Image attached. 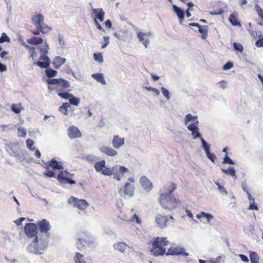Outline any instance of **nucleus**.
<instances>
[{
	"label": "nucleus",
	"instance_id": "obj_34",
	"mask_svg": "<svg viewBox=\"0 0 263 263\" xmlns=\"http://www.w3.org/2000/svg\"><path fill=\"white\" fill-rule=\"evenodd\" d=\"M208 26H204L203 28L201 26L198 29V31L201 34V38L205 39L208 36Z\"/></svg>",
	"mask_w": 263,
	"mask_h": 263
},
{
	"label": "nucleus",
	"instance_id": "obj_13",
	"mask_svg": "<svg viewBox=\"0 0 263 263\" xmlns=\"http://www.w3.org/2000/svg\"><path fill=\"white\" fill-rule=\"evenodd\" d=\"M166 255L167 256L182 255L186 257L189 255V253L185 252V250L184 248L176 245H173L168 249Z\"/></svg>",
	"mask_w": 263,
	"mask_h": 263
},
{
	"label": "nucleus",
	"instance_id": "obj_61",
	"mask_svg": "<svg viewBox=\"0 0 263 263\" xmlns=\"http://www.w3.org/2000/svg\"><path fill=\"white\" fill-rule=\"evenodd\" d=\"M25 220V218L23 217H21L15 221V223L17 226H20L21 224L22 221Z\"/></svg>",
	"mask_w": 263,
	"mask_h": 263
},
{
	"label": "nucleus",
	"instance_id": "obj_37",
	"mask_svg": "<svg viewBox=\"0 0 263 263\" xmlns=\"http://www.w3.org/2000/svg\"><path fill=\"white\" fill-rule=\"evenodd\" d=\"M69 104H72V105H73L75 106H78V105H79V104L80 103V100L79 98L74 97L72 95L70 97V99H69Z\"/></svg>",
	"mask_w": 263,
	"mask_h": 263
},
{
	"label": "nucleus",
	"instance_id": "obj_41",
	"mask_svg": "<svg viewBox=\"0 0 263 263\" xmlns=\"http://www.w3.org/2000/svg\"><path fill=\"white\" fill-rule=\"evenodd\" d=\"M45 71L46 75L48 78L55 77L57 73V71L51 68L47 69Z\"/></svg>",
	"mask_w": 263,
	"mask_h": 263
},
{
	"label": "nucleus",
	"instance_id": "obj_6",
	"mask_svg": "<svg viewBox=\"0 0 263 263\" xmlns=\"http://www.w3.org/2000/svg\"><path fill=\"white\" fill-rule=\"evenodd\" d=\"M47 82L48 84L54 85L58 92L66 91L70 86L68 81L61 78L48 79Z\"/></svg>",
	"mask_w": 263,
	"mask_h": 263
},
{
	"label": "nucleus",
	"instance_id": "obj_10",
	"mask_svg": "<svg viewBox=\"0 0 263 263\" xmlns=\"http://www.w3.org/2000/svg\"><path fill=\"white\" fill-rule=\"evenodd\" d=\"M24 232L26 235L30 238H35L36 236H42L39 234L37 235L38 232V227L37 225L34 223H27L24 226Z\"/></svg>",
	"mask_w": 263,
	"mask_h": 263
},
{
	"label": "nucleus",
	"instance_id": "obj_21",
	"mask_svg": "<svg viewBox=\"0 0 263 263\" xmlns=\"http://www.w3.org/2000/svg\"><path fill=\"white\" fill-rule=\"evenodd\" d=\"M149 35V33H143L142 32L138 33L137 34L139 41L142 43V44L146 48L147 47V45L149 43L148 40Z\"/></svg>",
	"mask_w": 263,
	"mask_h": 263
},
{
	"label": "nucleus",
	"instance_id": "obj_25",
	"mask_svg": "<svg viewBox=\"0 0 263 263\" xmlns=\"http://www.w3.org/2000/svg\"><path fill=\"white\" fill-rule=\"evenodd\" d=\"M65 61L66 59L65 58L59 56L56 57L53 61L54 67L56 69L59 68L61 65L64 64Z\"/></svg>",
	"mask_w": 263,
	"mask_h": 263
},
{
	"label": "nucleus",
	"instance_id": "obj_49",
	"mask_svg": "<svg viewBox=\"0 0 263 263\" xmlns=\"http://www.w3.org/2000/svg\"><path fill=\"white\" fill-rule=\"evenodd\" d=\"M201 140L202 142V144L205 153L210 151L209 146L208 144L206 142V141L202 138H201Z\"/></svg>",
	"mask_w": 263,
	"mask_h": 263
},
{
	"label": "nucleus",
	"instance_id": "obj_27",
	"mask_svg": "<svg viewBox=\"0 0 263 263\" xmlns=\"http://www.w3.org/2000/svg\"><path fill=\"white\" fill-rule=\"evenodd\" d=\"M27 42L31 45H39L43 43V40L42 37L33 36L27 39Z\"/></svg>",
	"mask_w": 263,
	"mask_h": 263
},
{
	"label": "nucleus",
	"instance_id": "obj_52",
	"mask_svg": "<svg viewBox=\"0 0 263 263\" xmlns=\"http://www.w3.org/2000/svg\"><path fill=\"white\" fill-rule=\"evenodd\" d=\"M215 184L217 185L218 189L220 193L227 194V192L223 186H221L218 182H215Z\"/></svg>",
	"mask_w": 263,
	"mask_h": 263
},
{
	"label": "nucleus",
	"instance_id": "obj_64",
	"mask_svg": "<svg viewBox=\"0 0 263 263\" xmlns=\"http://www.w3.org/2000/svg\"><path fill=\"white\" fill-rule=\"evenodd\" d=\"M7 54H8V52L7 51H3L1 52V53H0V57L1 58L4 59L5 58V56Z\"/></svg>",
	"mask_w": 263,
	"mask_h": 263
},
{
	"label": "nucleus",
	"instance_id": "obj_46",
	"mask_svg": "<svg viewBox=\"0 0 263 263\" xmlns=\"http://www.w3.org/2000/svg\"><path fill=\"white\" fill-rule=\"evenodd\" d=\"M130 221H136V222L138 224H140L141 223V220L140 218L138 216V215L136 214H134L132 217L130 219Z\"/></svg>",
	"mask_w": 263,
	"mask_h": 263
},
{
	"label": "nucleus",
	"instance_id": "obj_23",
	"mask_svg": "<svg viewBox=\"0 0 263 263\" xmlns=\"http://www.w3.org/2000/svg\"><path fill=\"white\" fill-rule=\"evenodd\" d=\"M229 20L233 26L241 27L240 22L238 21V15L237 12H233L230 14Z\"/></svg>",
	"mask_w": 263,
	"mask_h": 263
},
{
	"label": "nucleus",
	"instance_id": "obj_53",
	"mask_svg": "<svg viewBox=\"0 0 263 263\" xmlns=\"http://www.w3.org/2000/svg\"><path fill=\"white\" fill-rule=\"evenodd\" d=\"M161 90L163 96H165L167 99H169L170 96L168 91L164 87H161Z\"/></svg>",
	"mask_w": 263,
	"mask_h": 263
},
{
	"label": "nucleus",
	"instance_id": "obj_63",
	"mask_svg": "<svg viewBox=\"0 0 263 263\" xmlns=\"http://www.w3.org/2000/svg\"><path fill=\"white\" fill-rule=\"evenodd\" d=\"M105 26H106L107 28H111V27L112 24H111V21H110L109 20H107L105 22Z\"/></svg>",
	"mask_w": 263,
	"mask_h": 263
},
{
	"label": "nucleus",
	"instance_id": "obj_56",
	"mask_svg": "<svg viewBox=\"0 0 263 263\" xmlns=\"http://www.w3.org/2000/svg\"><path fill=\"white\" fill-rule=\"evenodd\" d=\"M208 158L211 160L212 162H214L215 157L210 153V151L206 153Z\"/></svg>",
	"mask_w": 263,
	"mask_h": 263
},
{
	"label": "nucleus",
	"instance_id": "obj_54",
	"mask_svg": "<svg viewBox=\"0 0 263 263\" xmlns=\"http://www.w3.org/2000/svg\"><path fill=\"white\" fill-rule=\"evenodd\" d=\"M255 45L257 47H263V37L259 40H258L256 43Z\"/></svg>",
	"mask_w": 263,
	"mask_h": 263
},
{
	"label": "nucleus",
	"instance_id": "obj_11",
	"mask_svg": "<svg viewBox=\"0 0 263 263\" xmlns=\"http://www.w3.org/2000/svg\"><path fill=\"white\" fill-rule=\"evenodd\" d=\"M68 202L70 204H72L74 208L80 210H85L89 205L86 200L84 199H79L73 196H71L68 199Z\"/></svg>",
	"mask_w": 263,
	"mask_h": 263
},
{
	"label": "nucleus",
	"instance_id": "obj_15",
	"mask_svg": "<svg viewBox=\"0 0 263 263\" xmlns=\"http://www.w3.org/2000/svg\"><path fill=\"white\" fill-rule=\"evenodd\" d=\"M170 219L174 220L172 216L168 217L166 215L158 214L156 217L155 221L158 227L161 229H163L167 226V223L168 222Z\"/></svg>",
	"mask_w": 263,
	"mask_h": 263
},
{
	"label": "nucleus",
	"instance_id": "obj_22",
	"mask_svg": "<svg viewBox=\"0 0 263 263\" xmlns=\"http://www.w3.org/2000/svg\"><path fill=\"white\" fill-rule=\"evenodd\" d=\"M100 151L108 156L114 157L117 155V152L109 146H103L100 148Z\"/></svg>",
	"mask_w": 263,
	"mask_h": 263
},
{
	"label": "nucleus",
	"instance_id": "obj_1",
	"mask_svg": "<svg viewBox=\"0 0 263 263\" xmlns=\"http://www.w3.org/2000/svg\"><path fill=\"white\" fill-rule=\"evenodd\" d=\"M159 202L163 209L168 210H174L181 204V200L174 194L161 193Z\"/></svg>",
	"mask_w": 263,
	"mask_h": 263
},
{
	"label": "nucleus",
	"instance_id": "obj_26",
	"mask_svg": "<svg viewBox=\"0 0 263 263\" xmlns=\"http://www.w3.org/2000/svg\"><path fill=\"white\" fill-rule=\"evenodd\" d=\"M93 11L96 14V18L99 19L100 22H102L104 20L105 13L102 8L93 9Z\"/></svg>",
	"mask_w": 263,
	"mask_h": 263
},
{
	"label": "nucleus",
	"instance_id": "obj_14",
	"mask_svg": "<svg viewBox=\"0 0 263 263\" xmlns=\"http://www.w3.org/2000/svg\"><path fill=\"white\" fill-rule=\"evenodd\" d=\"M36 225L39 227L41 233L44 234L45 238L48 239L50 236L49 231L51 229L49 222L47 219H43L39 221Z\"/></svg>",
	"mask_w": 263,
	"mask_h": 263
},
{
	"label": "nucleus",
	"instance_id": "obj_51",
	"mask_svg": "<svg viewBox=\"0 0 263 263\" xmlns=\"http://www.w3.org/2000/svg\"><path fill=\"white\" fill-rule=\"evenodd\" d=\"M104 43H102V48H105L109 43V37L107 36L103 37Z\"/></svg>",
	"mask_w": 263,
	"mask_h": 263
},
{
	"label": "nucleus",
	"instance_id": "obj_50",
	"mask_svg": "<svg viewBox=\"0 0 263 263\" xmlns=\"http://www.w3.org/2000/svg\"><path fill=\"white\" fill-rule=\"evenodd\" d=\"M223 164H234V162L232 160H231L228 156V154L226 155L225 157L224 158L223 161Z\"/></svg>",
	"mask_w": 263,
	"mask_h": 263
},
{
	"label": "nucleus",
	"instance_id": "obj_16",
	"mask_svg": "<svg viewBox=\"0 0 263 263\" xmlns=\"http://www.w3.org/2000/svg\"><path fill=\"white\" fill-rule=\"evenodd\" d=\"M128 180L129 182L126 183L124 186V193L125 195L132 197L135 190V186L132 183L135 182V180L133 178H129Z\"/></svg>",
	"mask_w": 263,
	"mask_h": 263
},
{
	"label": "nucleus",
	"instance_id": "obj_2",
	"mask_svg": "<svg viewBox=\"0 0 263 263\" xmlns=\"http://www.w3.org/2000/svg\"><path fill=\"white\" fill-rule=\"evenodd\" d=\"M48 239L43 238V235L36 236L27 247V251L36 255L42 254L48 246Z\"/></svg>",
	"mask_w": 263,
	"mask_h": 263
},
{
	"label": "nucleus",
	"instance_id": "obj_60",
	"mask_svg": "<svg viewBox=\"0 0 263 263\" xmlns=\"http://www.w3.org/2000/svg\"><path fill=\"white\" fill-rule=\"evenodd\" d=\"M222 258L221 256H218L215 260H211V262L212 263H220L221 261Z\"/></svg>",
	"mask_w": 263,
	"mask_h": 263
},
{
	"label": "nucleus",
	"instance_id": "obj_7",
	"mask_svg": "<svg viewBox=\"0 0 263 263\" xmlns=\"http://www.w3.org/2000/svg\"><path fill=\"white\" fill-rule=\"evenodd\" d=\"M31 21L36 29L40 30L43 33H45L51 29L50 27L47 26H43L44 16L41 14L33 15L31 17Z\"/></svg>",
	"mask_w": 263,
	"mask_h": 263
},
{
	"label": "nucleus",
	"instance_id": "obj_33",
	"mask_svg": "<svg viewBox=\"0 0 263 263\" xmlns=\"http://www.w3.org/2000/svg\"><path fill=\"white\" fill-rule=\"evenodd\" d=\"M74 260L76 263H85L84 255L78 252L76 253Z\"/></svg>",
	"mask_w": 263,
	"mask_h": 263
},
{
	"label": "nucleus",
	"instance_id": "obj_29",
	"mask_svg": "<svg viewBox=\"0 0 263 263\" xmlns=\"http://www.w3.org/2000/svg\"><path fill=\"white\" fill-rule=\"evenodd\" d=\"M127 245L123 242H118L114 245V248L121 252H124L126 249Z\"/></svg>",
	"mask_w": 263,
	"mask_h": 263
},
{
	"label": "nucleus",
	"instance_id": "obj_40",
	"mask_svg": "<svg viewBox=\"0 0 263 263\" xmlns=\"http://www.w3.org/2000/svg\"><path fill=\"white\" fill-rule=\"evenodd\" d=\"M58 95L61 98L65 99H69L70 97L72 95V94L69 93L67 92H66V91L58 92Z\"/></svg>",
	"mask_w": 263,
	"mask_h": 263
},
{
	"label": "nucleus",
	"instance_id": "obj_48",
	"mask_svg": "<svg viewBox=\"0 0 263 263\" xmlns=\"http://www.w3.org/2000/svg\"><path fill=\"white\" fill-rule=\"evenodd\" d=\"M44 174L45 176L47 177H55V173L53 171H50L49 170H46V171L44 173Z\"/></svg>",
	"mask_w": 263,
	"mask_h": 263
},
{
	"label": "nucleus",
	"instance_id": "obj_3",
	"mask_svg": "<svg viewBox=\"0 0 263 263\" xmlns=\"http://www.w3.org/2000/svg\"><path fill=\"white\" fill-rule=\"evenodd\" d=\"M169 241L166 237H157L155 238L153 243L151 252L155 256H162L166 254V249L164 247L168 245Z\"/></svg>",
	"mask_w": 263,
	"mask_h": 263
},
{
	"label": "nucleus",
	"instance_id": "obj_30",
	"mask_svg": "<svg viewBox=\"0 0 263 263\" xmlns=\"http://www.w3.org/2000/svg\"><path fill=\"white\" fill-rule=\"evenodd\" d=\"M249 256L251 263H259V257L256 252L251 251Z\"/></svg>",
	"mask_w": 263,
	"mask_h": 263
},
{
	"label": "nucleus",
	"instance_id": "obj_55",
	"mask_svg": "<svg viewBox=\"0 0 263 263\" xmlns=\"http://www.w3.org/2000/svg\"><path fill=\"white\" fill-rule=\"evenodd\" d=\"M233 67V64L231 62H227L224 66H223V69L227 70Z\"/></svg>",
	"mask_w": 263,
	"mask_h": 263
},
{
	"label": "nucleus",
	"instance_id": "obj_43",
	"mask_svg": "<svg viewBox=\"0 0 263 263\" xmlns=\"http://www.w3.org/2000/svg\"><path fill=\"white\" fill-rule=\"evenodd\" d=\"M177 186L176 184L173 182H171V184L168 187V189L166 190L167 192L166 193V194H173V192L176 189Z\"/></svg>",
	"mask_w": 263,
	"mask_h": 263
},
{
	"label": "nucleus",
	"instance_id": "obj_47",
	"mask_svg": "<svg viewBox=\"0 0 263 263\" xmlns=\"http://www.w3.org/2000/svg\"><path fill=\"white\" fill-rule=\"evenodd\" d=\"M233 46L234 49L237 51L240 52H242L243 51V47L242 45L240 43L235 42L233 44Z\"/></svg>",
	"mask_w": 263,
	"mask_h": 263
},
{
	"label": "nucleus",
	"instance_id": "obj_36",
	"mask_svg": "<svg viewBox=\"0 0 263 263\" xmlns=\"http://www.w3.org/2000/svg\"><path fill=\"white\" fill-rule=\"evenodd\" d=\"M196 217L198 219H200L202 217H205L207 218L208 222H210V220L213 218V216L212 215L206 213L204 212H202L200 214H197Z\"/></svg>",
	"mask_w": 263,
	"mask_h": 263
},
{
	"label": "nucleus",
	"instance_id": "obj_24",
	"mask_svg": "<svg viewBox=\"0 0 263 263\" xmlns=\"http://www.w3.org/2000/svg\"><path fill=\"white\" fill-rule=\"evenodd\" d=\"M173 9L175 13L177 14L178 17L180 22L182 23L184 18V12L182 11L180 8L177 6L174 5L173 6Z\"/></svg>",
	"mask_w": 263,
	"mask_h": 263
},
{
	"label": "nucleus",
	"instance_id": "obj_38",
	"mask_svg": "<svg viewBox=\"0 0 263 263\" xmlns=\"http://www.w3.org/2000/svg\"><path fill=\"white\" fill-rule=\"evenodd\" d=\"M23 45L26 49H27L29 51L30 57L33 59V57L35 54V48L33 47L30 46L25 44H23Z\"/></svg>",
	"mask_w": 263,
	"mask_h": 263
},
{
	"label": "nucleus",
	"instance_id": "obj_57",
	"mask_svg": "<svg viewBox=\"0 0 263 263\" xmlns=\"http://www.w3.org/2000/svg\"><path fill=\"white\" fill-rule=\"evenodd\" d=\"M128 170L125 166H121L120 167L119 172L121 174H123L124 173L128 172Z\"/></svg>",
	"mask_w": 263,
	"mask_h": 263
},
{
	"label": "nucleus",
	"instance_id": "obj_39",
	"mask_svg": "<svg viewBox=\"0 0 263 263\" xmlns=\"http://www.w3.org/2000/svg\"><path fill=\"white\" fill-rule=\"evenodd\" d=\"M27 135L26 129L22 126H19L17 130V135L20 137H25Z\"/></svg>",
	"mask_w": 263,
	"mask_h": 263
},
{
	"label": "nucleus",
	"instance_id": "obj_8",
	"mask_svg": "<svg viewBox=\"0 0 263 263\" xmlns=\"http://www.w3.org/2000/svg\"><path fill=\"white\" fill-rule=\"evenodd\" d=\"M48 47L47 44L40 48L41 52L42 53L40 57V60L34 63L36 65L42 68H47L49 66V58L47 56Z\"/></svg>",
	"mask_w": 263,
	"mask_h": 263
},
{
	"label": "nucleus",
	"instance_id": "obj_9",
	"mask_svg": "<svg viewBox=\"0 0 263 263\" xmlns=\"http://www.w3.org/2000/svg\"><path fill=\"white\" fill-rule=\"evenodd\" d=\"M105 161L102 160L96 162L94 164V168L97 172H100L105 176H111L113 174L114 171L116 167H112L111 168L105 166Z\"/></svg>",
	"mask_w": 263,
	"mask_h": 263
},
{
	"label": "nucleus",
	"instance_id": "obj_12",
	"mask_svg": "<svg viewBox=\"0 0 263 263\" xmlns=\"http://www.w3.org/2000/svg\"><path fill=\"white\" fill-rule=\"evenodd\" d=\"M73 175L67 171H62L58 174L57 179L61 184H74L76 181L71 179Z\"/></svg>",
	"mask_w": 263,
	"mask_h": 263
},
{
	"label": "nucleus",
	"instance_id": "obj_19",
	"mask_svg": "<svg viewBox=\"0 0 263 263\" xmlns=\"http://www.w3.org/2000/svg\"><path fill=\"white\" fill-rule=\"evenodd\" d=\"M140 182L142 186L147 191H150L153 187L152 182L145 176L141 177Z\"/></svg>",
	"mask_w": 263,
	"mask_h": 263
},
{
	"label": "nucleus",
	"instance_id": "obj_32",
	"mask_svg": "<svg viewBox=\"0 0 263 263\" xmlns=\"http://www.w3.org/2000/svg\"><path fill=\"white\" fill-rule=\"evenodd\" d=\"M221 171L223 173H224L226 174L230 175L232 177H234L235 178H237V176H236V174H235V170L233 167H230V168H229L228 169H227V170L222 168Z\"/></svg>",
	"mask_w": 263,
	"mask_h": 263
},
{
	"label": "nucleus",
	"instance_id": "obj_31",
	"mask_svg": "<svg viewBox=\"0 0 263 263\" xmlns=\"http://www.w3.org/2000/svg\"><path fill=\"white\" fill-rule=\"evenodd\" d=\"M69 107L70 104L68 103H64L61 106L59 107V110L64 115H67V110Z\"/></svg>",
	"mask_w": 263,
	"mask_h": 263
},
{
	"label": "nucleus",
	"instance_id": "obj_28",
	"mask_svg": "<svg viewBox=\"0 0 263 263\" xmlns=\"http://www.w3.org/2000/svg\"><path fill=\"white\" fill-rule=\"evenodd\" d=\"M92 77L95 79L97 82H100L102 85H104L106 84L105 81L103 74L102 73H95L91 75Z\"/></svg>",
	"mask_w": 263,
	"mask_h": 263
},
{
	"label": "nucleus",
	"instance_id": "obj_44",
	"mask_svg": "<svg viewBox=\"0 0 263 263\" xmlns=\"http://www.w3.org/2000/svg\"><path fill=\"white\" fill-rule=\"evenodd\" d=\"M10 42V38L7 36L6 33L3 32L2 34V35L0 37V43H3L4 42Z\"/></svg>",
	"mask_w": 263,
	"mask_h": 263
},
{
	"label": "nucleus",
	"instance_id": "obj_45",
	"mask_svg": "<svg viewBox=\"0 0 263 263\" xmlns=\"http://www.w3.org/2000/svg\"><path fill=\"white\" fill-rule=\"evenodd\" d=\"M93 58L95 61L99 63H102L103 61V58L101 53H95L93 54Z\"/></svg>",
	"mask_w": 263,
	"mask_h": 263
},
{
	"label": "nucleus",
	"instance_id": "obj_5",
	"mask_svg": "<svg viewBox=\"0 0 263 263\" xmlns=\"http://www.w3.org/2000/svg\"><path fill=\"white\" fill-rule=\"evenodd\" d=\"M79 236L76 242V246L80 251L84 252L87 248L92 247L93 242L87 233L82 232Z\"/></svg>",
	"mask_w": 263,
	"mask_h": 263
},
{
	"label": "nucleus",
	"instance_id": "obj_17",
	"mask_svg": "<svg viewBox=\"0 0 263 263\" xmlns=\"http://www.w3.org/2000/svg\"><path fill=\"white\" fill-rule=\"evenodd\" d=\"M45 168L46 170H49L50 167H51L53 170H61L64 168L62 163L58 162L55 159H52L51 160L48 161L45 163Z\"/></svg>",
	"mask_w": 263,
	"mask_h": 263
},
{
	"label": "nucleus",
	"instance_id": "obj_4",
	"mask_svg": "<svg viewBox=\"0 0 263 263\" xmlns=\"http://www.w3.org/2000/svg\"><path fill=\"white\" fill-rule=\"evenodd\" d=\"M192 121L193 123L190 124L187 126V129L192 132V136L194 139H197L200 137V134L199 132L198 127V121L197 116H193L191 114H187L185 117V124L186 125L190 121Z\"/></svg>",
	"mask_w": 263,
	"mask_h": 263
},
{
	"label": "nucleus",
	"instance_id": "obj_35",
	"mask_svg": "<svg viewBox=\"0 0 263 263\" xmlns=\"http://www.w3.org/2000/svg\"><path fill=\"white\" fill-rule=\"evenodd\" d=\"M23 109L21 104H13L11 105V109L15 114H19Z\"/></svg>",
	"mask_w": 263,
	"mask_h": 263
},
{
	"label": "nucleus",
	"instance_id": "obj_59",
	"mask_svg": "<svg viewBox=\"0 0 263 263\" xmlns=\"http://www.w3.org/2000/svg\"><path fill=\"white\" fill-rule=\"evenodd\" d=\"M94 21H95V25H96V27H97L98 29H99V30H102V27L101 25L99 24V23L98 22V21L97 20L96 18H95L94 19Z\"/></svg>",
	"mask_w": 263,
	"mask_h": 263
},
{
	"label": "nucleus",
	"instance_id": "obj_20",
	"mask_svg": "<svg viewBox=\"0 0 263 263\" xmlns=\"http://www.w3.org/2000/svg\"><path fill=\"white\" fill-rule=\"evenodd\" d=\"M112 146L116 149H119L124 144V138L120 137L119 135L114 136L112 141Z\"/></svg>",
	"mask_w": 263,
	"mask_h": 263
},
{
	"label": "nucleus",
	"instance_id": "obj_62",
	"mask_svg": "<svg viewBox=\"0 0 263 263\" xmlns=\"http://www.w3.org/2000/svg\"><path fill=\"white\" fill-rule=\"evenodd\" d=\"M219 84H220V87L222 88V89H224L226 87V85H227V82L224 81V80H222L220 82H219Z\"/></svg>",
	"mask_w": 263,
	"mask_h": 263
},
{
	"label": "nucleus",
	"instance_id": "obj_42",
	"mask_svg": "<svg viewBox=\"0 0 263 263\" xmlns=\"http://www.w3.org/2000/svg\"><path fill=\"white\" fill-rule=\"evenodd\" d=\"M26 142L27 147L28 149L32 151L35 150V147L33 146L34 145V141L32 139H28Z\"/></svg>",
	"mask_w": 263,
	"mask_h": 263
},
{
	"label": "nucleus",
	"instance_id": "obj_18",
	"mask_svg": "<svg viewBox=\"0 0 263 263\" xmlns=\"http://www.w3.org/2000/svg\"><path fill=\"white\" fill-rule=\"evenodd\" d=\"M68 135L70 139L80 138L82 134L80 130L74 126H70L67 130Z\"/></svg>",
	"mask_w": 263,
	"mask_h": 263
},
{
	"label": "nucleus",
	"instance_id": "obj_58",
	"mask_svg": "<svg viewBox=\"0 0 263 263\" xmlns=\"http://www.w3.org/2000/svg\"><path fill=\"white\" fill-rule=\"evenodd\" d=\"M239 256L243 261H244V262H248L249 261L248 257L247 256H246L243 254H239Z\"/></svg>",
	"mask_w": 263,
	"mask_h": 263
}]
</instances>
